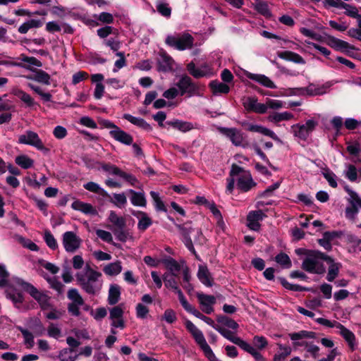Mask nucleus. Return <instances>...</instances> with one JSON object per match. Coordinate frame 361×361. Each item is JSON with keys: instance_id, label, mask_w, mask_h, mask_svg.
<instances>
[{"instance_id": "obj_1", "label": "nucleus", "mask_w": 361, "mask_h": 361, "mask_svg": "<svg viewBox=\"0 0 361 361\" xmlns=\"http://www.w3.org/2000/svg\"><path fill=\"white\" fill-rule=\"evenodd\" d=\"M295 253L298 256L306 255V258L302 262V268L311 274H323L326 272V267L320 260L326 262H332V257L319 250L300 247L295 249Z\"/></svg>"}, {"instance_id": "obj_2", "label": "nucleus", "mask_w": 361, "mask_h": 361, "mask_svg": "<svg viewBox=\"0 0 361 361\" xmlns=\"http://www.w3.org/2000/svg\"><path fill=\"white\" fill-rule=\"evenodd\" d=\"M98 123L101 126L102 128L111 129L109 131V135L116 141L126 145H131L133 144V136L127 132L121 130L112 121L107 119L99 118Z\"/></svg>"}, {"instance_id": "obj_3", "label": "nucleus", "mask_w": 361, "mask_h": 361, "mask_svg": "<svg viewBox=\"0 0 361 361\" xmlns=\"http://www.w3.org/2000/svg\"><path fill=\"white\" fill-rule=\"evenodd\" d=\"M100 276H87L78 274L76 275L77 281L83 290L87 294L94 295L97 294L102 287V283L98 281Z\"/></svg>"}, {"instance_id": "obj_4", "label": "nucleus", "mask_w": 361, "mask_h": 361, "mask_svg": "<svg viewBox=\"0 0 361 361\" xmlns=\"http://www.w3.org/2000/svg\"><path fill=\"white\" fill-rule=\"evenodd\" d=\"M176 85L178 88L180 96L187 94L188 97H191L192 96H197L200 94L199 85L194 82L192 78L186 74L180 76Z\"/></svg>"}, {"instance_id": "obj_5", "label": "nucleus", "mask_w": 361, "mask_h": 361, "mask_svg": "<svg viewBox=\"0 0 361 361\" xmlns=\"http://www.w3.org/2000/svg\"><path fill=\"white\" fill-rule=\"evenodd\" d=\"M165 42L169 47H173L179 51H183L192 47L194 38L189 33H183L181 36L178 37L169 35L166 38Z\"/></svg>"}, {"instance_id": "obj_6", "label": "nucleus", "mask_w": 361, "mask_h": 361, "mask_svg": "<svg viewBox=\"0 0 361 361\" xmlns=\"http://www.w3.org/2000/svg\"><path fill=\"white\" fill-rule=\"evenodd\" d=\"M18 142L19 144L35 147L38 150L42 151L44 154H48L50 151L48 147L44 145L38 134L32 130H27L25 134L20 135L18 137Z\"/></svg>"}, {"instance_id": "obj_7", "label": "nucleus", "mask_w": 361, "mask_h": 361, "mask_svg": "<svg viewBox=\"0 0 361 361\" xmlns=\"http://www.w3.org/2000/svg\"><path fill=\"white\" fill-rule=\"evenodd\" d=\"M17 283L24 291L30 294L31 297L39 302L42 309H44L47 306H49V298L47 295L40 292L32 284L23 279H18Z\"/></svg>"}, {"instance_id": "obj_8", "label": "nucleus", "mask_w": 361, "mask_h": 361, "mask_svg": "<svg viewBox=\"0 0 361 361\" xmlns=\"http://www.w3.org/2000/svg\"><path fill=\"white\" fill-rule=\"evenodd\" d=\"M317 126V122L313 119H309L305 124H295L292 126L294 135L302 140H307L310 135Z\"/></svg>"}, {"instance_id": "obj_9", "label": "nucleus", "mask_w": 361, "mask_h": 361, "mask_svg": "<svg viewBox=\"0 0 361 361\" xmlns=\"http://www.w3.org/2000/svg\"><path fill=\"white\" fill-rule=\"evenodd\" d=\"M81 242L82 240L73 231H66L63 234L62 243L67 252H75Z\"/></svg>"}, {"instance_id": "obj_10", "label": "nucleus", "mask_w": 361, "mask_h": 361, "mask_svg": "<svg viewBox=\"0 0 361 361\" xmlns=\"http://www.w3.org/2000/svg\"><path fill=\"white\" fill-rule=\"evenodd\" d=\"M188 73L195 78H201L204 77H210L212 75V69L209 66L204 63L200 68H196L193 61H190L186 66Z\"/></svg>"}, {"instance_id": "obj_11", "label": "nucleus", "mask_w": 361, "mask_h": 361, "mask_svg": "<svg viewBox=\"0 0 361 361\" xmlns=\"http://www.w3.org/2000/svg\"><path fill=\"white\" fill-rule=\"evenodd\" d=\"M219 133L230 139L231 142L235 146H240L243 141V133L235 128L219 127Z\"/></svg>"}, {"instance_id": "obj_12", "label": "nucleus", "mask_w": 361, "mask_h": 361, "mask_svg": "<svg viewBox=\"0 0 361 361\" xmlns=\"http://www.w3.org/2000/svg\"><path fill=\"white\" fill-rule=\"evenodd\" d=\"M256 185L257 183L254 181L250 171L240 176L236 183L237 189L242 192H247Z\"/></svg>"}, {"instance_id": "obj_13", "label": "nucleus", "mask_w": 361, "mask_h": 361, "mask_svg": "<svg viewBox=\"0 0 361 361\" xmlns=\"http://www.w3.org/2000/svg\"><path fill=\"white\" fill-rule=\"evenodd\" d=\"M266 216L267 215L260 209L251 211L247 216V226L250 230L258 231L261 226L259 221Z\"/></svg>"}, {"instance_id": "obj_14", "label": "nucleus", "mask_w": 361, "mask_h": 361, "mask_svg": "<svg viewBox=\"0 0 361 361\" xmlns=\"http://www.w3.org/2000/svg\"><path fill=\"white\" fill-rule=\"evenodd\" d=\"M24 67L35 73L34 75L26 76L27 79L32 80L37 82L42 83L47 85H49L51 84V77L44 71L36 68H32L30 66Z\"/></svg>"}, {"instance_id": "obj_15", "label": "nucleus", "mask_w": 361, "mask_h": 361, "mask_svg": "<svg viewBox=\"0 0 361 361\" xmlns=\"http://www.w3.org/2000/svg\"><path fill=\"white\" fill-rule=\"evenodd\" d=\"M326 44L338 51H344L345 49H350L351 50H356L355 46L350 44L348 42L343 41L342 39H338L334 36L328 35L327 36V42Z\"/></svg>"}, {"instance_id": "obj_16", "label": "nucleus", "mask_w": 361, "mask_h": 361, "mask_svg": "<svg viewBox=\"0 0 361 361\" xmlns=\"http://www.w3.org/2000/svg\"><path fill=\"white\" fill-rule=\"evenodd\" d=\"M168 219L178 229L182 236L183 243L192 240L190 238V233L194 231V229L190 226L191 221H187L184 224H177L175 222V219L170 216H168Z\"/></svg>"}, {"instance_id": "obj_17", "label": "nucleus", "mask_w": 361, "mask_h": 361, "mask_svg": "<svg viewBox=\"0 0 361 361\" xmlns=\"http://www.w3.org/2000/svg\"><path fill=\"white\" fill-rule=\"evenodd\" d=\"M131 214L139 219L137 224L139 231L144 232L152 225L153 221L146 212L133 210Z\"/></svg>"}, {"instance_id": "obj_18", "label": "nucleus", "mask_w": 361, "mask_h": 361, "mask_svg": "<svg viewBox=\"0 0 361 361\" xmlns=\"http://www.w3.org/2000/svg\"><path fill=\"white\" fill-rule=\"evenodd\" d=\"M192 337L195 339L197 344L203 351L205 357L209 360H211L212 358H214V357L216 356L210 346L207 344L205 338L203 335V333L202 331H200L198 334H195V336H193Z\"/></svg>"}, {"instance_id": "obj_19", "label": "nucleus", "mask_w": 361, "mask_h": 361, "mask_svg": "<svg viewBox=\"0 0 361 361\" xmlns=\"http://www.w3.org/2000/svg\"><path fill=\"white\" fill-rule=\"evenodd\" d=\"M245 75L250 80L257 82L258 83L263 85L264 87L271 88V89L276 88V86L274 84V82L269 78L266 76L265 75L252 73L248 71H246L245 73Z\"/></svg>"}, {"instance_id": "obj_20", "label": "nucleus", "mask_w": 361, "mask_h": 361, "mask_svg": "<svg viewBox=\"0 0 361 361\" xmlns=\"http://www.w3.org/2000/svg\"><path fill=\"white\" fill-rule=\"evenodd\" d=\"M336 328L340 329V335L348 343L350 350L352 351L355 350L356 345V338L353 332L338 322H337Z\"/></svg>"}, {"instance_id": "obj_21", "label": "nucleus", "mask_w": 361, "mask_h": 361, "mask_svg": "<svg viewBox=\"0 0 361 361\" xmlns=\"http://www.w3.org/2000/svg\"><path fill=\"white\" fill-rule=\"evenodd\" d=\"M72 209L80 211L85 214L95 216L97 214V209L90 203L83 202L80 200L74 201L71 204Z\"/></svg>"}, {"instance_id": "obj_22", "label": "nucleus", "mask_w": 361, "mask_h": 361, "mask_svg": "<svg viewBox=\"0 0 361 361\" xmlns=\"http://www.w3.org/2000/svg\"><path fill=\"white\" fill-rule=\"evenodd\" d=\"M277 279L281 286L287 290L292 291H310L313 293H317V290L314 288L305 287L298 284H291L284 277L279 276Z\"/></svg>"}, {"instance_id": "obj_23", "label": "nucleus", "mask_w": 361, "mask_h": 361, "mask_svg": "<svg viewBox=\"0 0 361 361\" xmlns=\"http://www.w3.org/2000/svg\"><path fill=\"white\" fill-rule=\"evenodd\" d=\"M254 9L267 19L272 18V13L269 8L268 1L264 0H255L252 4Z\"/></svg>"}, {"instance_id": "obj_24", "label": "nucleus", "mask_w": 361, "mask_h": 361, "mask_svg": "<svg viewBox=\"0 0 361 361\" xmlns=\"http://www.w3.org/2000/svg\"><path fill=\"white\" fill-rule=\"evenodd\" d=\"M166 124L176 129L180 132L186 133L193 129V124L190 122L181 121L179 119H173L167 121Z\"/></svg>"}, {"instance_id": "obj_25", "label": "nucleus", "mask_w": 361, "mask_h": 361, "mask_svg": "<svg viewBox=\"0 0 361 361\" xmlns=\"http://www.w3.org/2000/svg\"><path fill=\"white\" fill-rule=\"evenodd\" d=\"M198 279L207 287L213 286V279L207 266L200 265L197 274Z\"/></svg>"}, {"instance_id": "obj_26", "label": "nucleus", "mask_w": 361, "mask_h": 361, "mask_svg": "<svg viewBox=\"0 0 361 361\" xmlns=\"http://www.w3.org/2000/svg\"><path fill=\"white\" fill-rule=\"evenodd\" d=\"M123 118L130 122L132 124L146 130L151 131L152 130V126L143 118L135 117L129 114H124Z\"/></svg>"}, {"instance_id": "obj_27", "label": "nucleus", "mask_w": 361, "mask_h": 361, "mask_svg": "<svg viewBox=\"0 0 361 361\" xmlns=\"http://www.w3.org/2000/svg\"><path fill=\"white\" fill-rule=\"evenodd\" d=\"M278 56L283 60L293 61L298 64H305V59L298 54L291 51H284L278 52Z\"/></svg>"}, {"instance_id": "obj_28", "label": "nucleus", "mask_w": 361, "mask_h": 361, "mask_svg": "<svg viewBox=\"0 0 361 361\" xmlns=\"http://www.w3.org/2000/svg\"><path fill=\"white\" fill-rule=\"evenodd\" d=\"M247 130L250 132H256L262 133L266 136H268L276 141H280L279 137L275 134V133L271 130L269 128H267L262 126L255 125V124H250Z\"/></svg>"}, {"instance_id": "obj_29", "label": "nucleus", "mask_w": 361, "mask_h": 361, "mask_svg": "<svg viewBox=\"0 0 361 361\" xmlns=\"http://www.w3.org/2000/svg\"><path fill=\"white\" fill-rule=\"evenodd\" d=\"M209 87L211 89L213 94H228L230 91L229 86L224 82H220L217 80L210 81Z\"/></svg>"}, {"instance_id": "obj_30", "label": "nucleus", "mask_w": 361, "mask_h": 361, "mask_svg": "<svg viewBox=\"0 0 361 361\" xmlns=\"http://www.w3.org/2000/svg\"><path fill=\"white\" fill-rule=\"evenodd\" d=\"M121 297V287L118 284H111L109 290L108 302L114 305L118 302Z\"/></svg>"}, {"instance_id": "obj_31", "label": "nucleus", "mask_w": 361, "mask_h": 361, "mask_svg": "<svg viewBox=\"0 0 361 361\" xmlns=\"http://www.w3.org/2000/svg\"><path fill=\"white\" fill-rule=\"evenodd\" d=\"M177 274L176 273H169L166 272L162 276V279L164 283V286L167 288H171L173 291L178 290L179 288L178 286V282L176 279Z\"/></svg>"}, {"instance_id": "obj_32", "label": "nucleus", "mask_w": 361, "mask_h": 361, "mask_svg": "<svg viewBox=\"0 0 361 361\" xmlns=\"http://www.w3.org/2000/svg\"><path fill=\"white\" fill-rule=\"evenodd\" d=\"M129 193L131 194L130 202L134 206H146L147 201L143 193L136 192L132 189L129 190Z\"/></svg>"}, {"instance_id": "obj_33", "label": "nucleus", "mask_w": 361, "mask_h": 361, "mask_svg": "<svg viewBox=\"0 0 361 361\" xmlns=\"http://www.w3.org/2000/svg\"><path fill=\"white\" fill-rule=\"evenodd\" d=\"M104 272L109 276H116L122 271L121 262L116 261L106 265L103 269Z\"/></svg>"}, {"instance_id": "obj_34", "label": "nucleus", "mask_w": 361, "mask_h": 361, "mask_svg": "<svg viewBox=\"0 0 361 361\" xmlns=\"http://www.w3.org/2000/svg\"><path fill=\"white\" fill-rule=\"evenodd\" d=\"M14 94L23 102L27 107H33L35 105H38L29 94L22 90L18 89L16 90Z\"/></svg>"}, {"instance_id": "obj_35", "label": "nucleus", "mask_w": 361, "mask_h": 361, "mask_svg": "<svg viewBox=\"0 0 361 361\" xmlns=\"http://www.w3.org/2000/svg\"><path fill=\"white\" fill-rule=\"evenodd\" d=\"M161 263L171 271L170 273H174V271L178 272L181 269V267L178 262L169 256L161 259Z\"/></svg>"}, {"instance_id": "obj_36", "label": "nucleus", "mask_w": 361, "mask_h": 361, "mask_svg": "<svg viewBox=\"0 0 361 361\" xmlns=\"http://www.w3.org/2000/svg\"><path fill=\"white\" fill-rule=\"evenodd\" d=\"M83 187L87 190L99 194L104 197H110L109 194L94 182H88L84 184Z\"/></svg>"}, {"instance_id": "obj_37", "label": "nucleus", "mask_w": 361, "mask_h": 361, "mask_svg": "<svg viewBox=\"0 0 361 361\" xmlns=\"http://www.w3.org/2000/svg\"><path fill=\"white\" fill-rule=\"evenodd\" d=\"M74 352L72 348H64L59 352L58 357L61 361H75L78 355H73Z\"/></svg>"}, {"instance_id": "obj_38", "label": "nucleus", "mask_w": 361, "mask_h": 361, "mask_svg": "<svg viewBox=\"0 0 361 361\" xmlns=\"http://www.w3.org/2000/svg\"><path fill=\"white\" fill-rule=\"evenodd\" d=\"M330 264L328 269V274L326 276V280L329 282H332L337 277L339 274V269L341 264L339 263H335L332 259V262H328Z\"/></svg>"}, {"instance_id": "obj_39", "label": "nucleus", "mask_w": 361, "mask_h": 361, "mask_svg": "<svg viewBox=\"0 0 361 361\" xmlns=\"http://www.w3.org/2000/svg\"><path fill=\"white\" fill-rule=\"evenodd\" d=\"M216 321L218 323L233 330H236L239 327L238 324L235 320L226 315H219Z\"/></svg>"}, {"instance_id": "obj_40", "label": "nucleus", "mask_w": 361, "mask_h": 361, "mask_svg": "<svg viewBox=\"0 0 361 361\" xmlns=\"http://www.w3.org/2000/svg\"><path fill=\"white\" fill-rule=\"evenodd\" d=\"M190 269L188 267H185L183 270V282L181 286L188 293L193 290V286L190 283Z\"/></svg>"}, {"instance_id": "obj_41", "label": "nucleus", "mask_w": 361, "mask_h": 361, "mask_svg": "<svg viewBox=\"0 0 361 361\" xmlns=\"http://www.w3.org/2000/svg\"><path fill=\"white\" fill-rule=\"evenodd\" d=\"M15 162L24 169H30L34 164V160L27 155H19L16 157Z\"/></svg>"}, {"instance_id": "obj_42", "label": "nucleus", "mask_w": 361, "mask_h": 361, "mask_svg": "<svg viewBox=\"0 0 361 361\" xmlns=\"http://www.w3.org/2000/svg\"><path fill=\"white\" fill-rule=\"evenodd\" d=\"M17 329L22 334L24 338V343L27 345V348H32L35 344L33 334L22 326H18Z\"/></svg>"}, {"instance_id": "obj_43", "label": "nucleus", "mask_w": 361, "mask_h": 361, "mask_svg": "<svg viewBox=\"0 0 361 361\" xmlns=\"http://www.w3.org/2000/svg\"><path fill=\"white\" fill-rule=\"evenodd\" d=\"M163 63L159 62L158 70L159 71L166 72L172 68V63L173 60L172 57L164 53L161 55Z\"/></svg>"}, {"instance_id": "obj_44", "label": "nucleus", "mask_w": 361, "mask_h": 361, "mask_svg": "<svg viewBox=\"0 0 361 361\" xmlns=\"http://www.w3.org/2000/svg\"><path fill=\"white\" fill-rule=\"evenodd\" d=\"M6 298L11 300L17 308H19L20 305L24 302V296L21 292L15 293L6 291Z\"/></svg>"}, {"instance_id": "obj_45", "label": "nucleus", "mask_w": 361, "mask_h": 361, "mask_svg": "<svg viewBox=\"0 0 361 361\" xmlns=\"http://www.w3.org/2000/svg\"><path fill=\"white\" fill-rule=\"evenodd\" d=\"M109 221L112 223L116 228H126V222L125 219L122 216H118L114 211L110 212Z\"/></svg>"}, {"instance_id": "obj_46", "label": "nucleus", "mask_w": 361, "mask_h": 361, "mask_svg": "<svg viewBox=\"0 0 361 361\" xmlns=\"http://www.w3.org/2000/svg\"><path fill=\"white\" fill-rule=\"evenodd\" d=\"M27 86L33 90L36 94L39 95L44 102H51L52 95L49 92H44L40 87L37 86L32 83H28Z\"/></svg>"}, {"instance_id": "obj_47", "label": "nucleus", "mask_w": 361, "mask_h": 361, "mask_svg": "<svg viewBox=\"0 0 361 361\" xmlns=\"http://www.w3.org/2000/svg\"><path fill=\"white\" fill-rule=\"evenodd\" d=\"M293 117V115L288 111L278 113L275 112L273 115L269 116V119L275 123H279L282 121H288Z\"/></svg>"}, {"instance_id": "obj_48", "label": "nucleus", "mask_w": 361, "mask_h": 361, "mask_svg": "<svg viewBox=\"0 0 361 361\" xmlns=\"http://www.w3.org/2000/svg\"><path fill=\"white\" fill-rule=\"evenodd\" d=\"M44 240L47 245L51 250H55L59 245L53 234L49 230L44 231Z\"/></svg>"}, {"instance_id": "obj_49", "label": "nucleus", "mask_w": 361, "mask_h": 361, "mask_svg": "<svg viewBox=\"0 0 361 361\" xmlns=\"http://www.w3.org/2000/svg\"><path fill=\"white\" fill-rule=\"evenodd\" d=\"M67 296L68 299L72 300V303H77L78 305H84L85 303L83 298L76 288H71L68 291Z\"/></svg>"}, {"instance_id": "obj_50", "label": "nucleus", "mask_w": 361, "mask_h": 361, "mask_svg": "<svg viewBox=\"0 0 361 361\" xmlns=\"http://www.w3.org/2000/svg\"><path fill=\"white\" fill-rule=\"evenodd\" d=\"M150 196L153 199L154 202V206L157 211L161 212H167V209L164 203V202L159 197V193L154 191L150 192Z\"/></svg>"}, {"instance_id": "obj_51", "label": "nucleus", "mask_w": 361, "mask_h": 361, "mask_svg": "<svg viewBox=\"0 0 361 361\" xmlns=\"http://www.w3.org/2000/svg\"><path fill=\"white\" fill-rule=\"evenodd\" d=\"M215 330H216L221 336H223L225 338L228 339L231 342L235 344L236 341L239 337L233 336V333L230 330L225 329L221 326H215Z\"/></svg>"}, {"instance_id": "obj_52", "label": "nucleus", "mask_w": 361, "mask_h": 361, "mask_svg": "<svg viewBox=\"0 0 361 361\" xmlns=\"http://www.w3.org/2000/svg\"><path fill=\"white\" fill-rule=\"evenodd\" d=\"M275 261L285 268H290L292 265L288 255L284 252H280L275 257Z\"/></svg>"}, {"instance_id": "obj_53", "label": "nucleus", "mask_w": 361, "mask_h": 361, "mask_svg": "<svg viewBox=\"0 0 361 361\" xmlns=\"http://www.w3.org/2000/svg\"><path fill=\"white\" fill-rule=\"evenodd\" d=\"M281 183V181H277L275 183H274L273 185L269 186L264 191L259 192L257 195V197L258 198H265V197L272 196L273 192L280 187Z\"/></svg>"}, {"instance_id": "obj_54", "label": "nucleus", "mask_w": 361, "mask_h": 361, "mask_svg": "<svg viewBox=\"0 0 361 361\" xmlns=\"http://www.w3.org/2000/svg\"><path fill=\"white\" fill-rule=\"evenodd\" d=\"M197 298L201 305H213L216 303V298L214 295L198 293Z\"/></svg>"}, {"instance_id": "obj_55", "label": "nucleus", "mask_w": 361, "mask_h": 361, "mask_svg": "<svg viewBox=\"0 0 361 361\" xmlns=\"http://www.w3.org/2000/svg\"><path fill=\"white\" fill-rule=\"evenodd\" d=\"M109 198L111 203L114 204L119 208H122L127 202V199L124 193H114V199H112L111 197Z\"/></svg>"}, {"instance_id": "obj_56", "label": "nucleus", "mask_w": 361, "mask_h": 361, "mask_svg": "<svg viewBox=\"0 0 361 361\" xmlns=\"http://www.w3.org/2000/svg\"><path fill=\"white\" fill-rule=\"evenodd\" d=\"M252 343L254 347H255V348L261 350L267 346L268 341L263 336H255L252 339Z\"/></svg>"}, {"instance_id": "obj_57", "label": "nucleus", "mask_w": 361, "mask_h": 361, "mask_svg": "<svg viewBox=\"0 0 361 361\" xmlns=\"http://www.w3.org/2000/svg\"><path fill=\"white\" fill-rule=\"evenodd\" d=\"M47 282L49 283L50 287L56 290L59 294H61L63 290L64 285L59 281L56 277H47L45 278Z\"/></svg>"}, {"instance_id": "obj_58", "label": "nucleus", "mask_w": 361, "mask_h": 361, "mask_svg": "<svg viewBox=\"0 0 361 361\" xmlns=\"http://www.w3.org/2000/svg\"><path fill=\"white\" fill-rule=\"evenodd\" d=\"M345 190L350 197V198L348 199V202L350 204H354L355 205L360 207L361 208V198L359 197L357 193L353 191V190L350 189L348 187H345Z\"/></svg>"}, {"instance_id": "obj_59", "label": "nucleus", "mask_w": 361, "mask_h": 361, "mask_svg": "<svg viewBox=\"0 0 361 361\" xmlns=\"http://www.w3.org/2000/svg\"><path fill=\"white\" fill-rule=\"evenodd\" d=\"M102 169L106 172H108L112 175L118 176L119 177H121L123 173V171H121L118 166L110 163L102 164Z\"/></svg>"}, {"instance_id": "obj_60", "label": "nucleus", "mask_w": 361, "mask_h": 361, "mask_svg": "<svg viewBox=\"0 0 361 361\" xmlns=\"http://www.w3.org/2000/svg\"><path fill=\"white\" fill-rule=\"evenodd\" d=\"M30 328L33 331L34 334L37 336H42L45 332V328L39 319H35L30 326Z\"/></svg>"}, {"instance_id": "obj_61", "label": "nucleus", "mask_w": 361, "mask_h": 361, "mask_svg": "<svg viewBox=\"0 0 361 361\" xmlns=\"http://www.w3.org/2000/svg\"><path fill=\"white\" fill-rule=\"evenodd\" d=\"M157 11L163 16L169 18L171 15V8L166 3H158L156 6Z\"/></svg>"}, {"instance_id": "obj_62", "label": "nucleus", "mask_w": 361, "mask_h": 361, "mask_svg": "<svg viewBox=\"0 0 361 361\" xmlns=\"http://www.w3.org/2000/svg\"><path fill=\"white\" fill-rule=\"evenodd\" d=\"M115 32H117V30L111 26L106 25L102 27L97 30V35L102 38L104 39L107 37L111 34H114Z\"/></svg>"}, {"instance_id": "obj_63", "label": "nucleus", "mask_w": 361, "mask_h": 361, "mask_svg": "<svg viewBox=\"0 0 361 361\" xmlns=\"http://www.w3.org/2000/svg\"><path fill=\"white\" fill-rule=\"evenodd\" d=\"M112 231L117 240L122 243L126 242L128 239V232L125 230V228H114Z\"/></svg>"}, {"instance_id": "obj_64", "label": "nucleus", "mask_w": 361, "mask_h": 361, "mask_svg": "<svg viewBox=\"0 0 361 361\" xmlns=\"http://www.w3.org/2000/svg\"><path fill=\"white\" fill-rule=\"evenodd\" d=\"M346 150L350 155L358 157L361 152L360 144L357 141L348 144Z\"/></svg>"}]
</instances>
